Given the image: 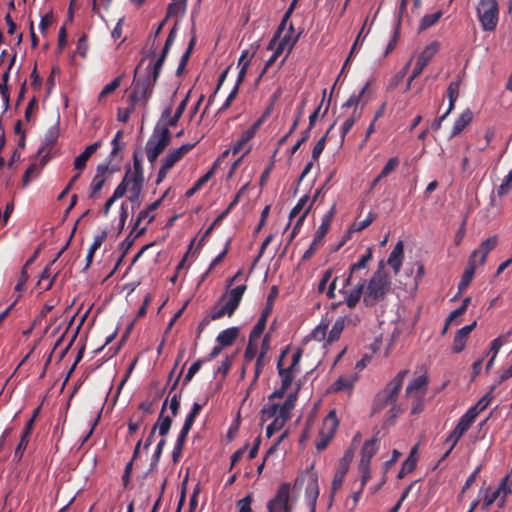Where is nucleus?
<instances>
[{"instance_id":"f257e3e1","label":"nucleus","mask_w":512,"mask_h":512,"mask_svg":"<svg viewBox=\"0 0 512 512\" xmlns=\"http://www.w3.org/2000/svg\"><path fill=\"white\" fill-rule=\"evenodd\" d=\"M408 373L409 370H402L398 372L397 375L385 386V388L379 391L374 397L372 403L373 415L389 407L385 420L386 425H393L396 418L403 412L401 406L397 404V399L404 379Z\"/></svg>"},{"instance_id":"f03ea898","label":"nucleus","mask_w":512,"mask_h":512,"mask_svg":"<svg viewBox=\"0 0 512 512\" xmlns=\"http://www.w3.org/2000/svg\"><path fill=\"white\" fill-rule=\"evenodd\" d=\"M391 290V278L384 269V262L380 261L377 270L369 279L363 296V303L373 307L386 297Z\"/></svg>"},{"instance_id":"7ed1b4c3","label":"nucleus","mask_w":512,"mask_h":512,"mask_svg":"<svg viewBox=\"0 0 512 512\" xmlns=\"http://www.w3.org/2000/svg\"><path fill=\"white\" fill-rule=\"evenodd\" d=\"M370 81H368L358 94H352L347 101L342 105V109L353 108L352 113L344 120L341 126V141H344L347 133L352 129L356 121H358L363 113L364 107L371 100L370 96Z\"/></svg>"},{"instance_id":"20e7f679","label":"nucleus","mask_w":512,"mask_h":512,"mask_svg":"<svg viewBox=\"0 0 512 512\" xmlns=\"http://www.w3.org/2000/svg\"><path fill=\"white\" fill-rule=\"evenodd\" d=\"M477 17L484 31H494L499 20V5L497 0H479Z\"/></svg>"},{"instance_id":"39448f33","label":"nucleus","mask_w":512,"mask_h":512,"mask_svg":"<svg viewBox=\"0 0 512 512\" xmlns=\"http://www.w3.org/2000/svg\"><path fill=\"white\" fill-rule=\"evenodd\" d=\"M155 84L156 82L151 80L150 75H145L137 79L135 78L132 91L128 97L129 103L135 107L139 103L146 106L148 99L152 95Z\"/></svg>"},{"instance_id":"423d86ee","label":"nucleus","mask_w":512,"mask_h":512,"mask_svg":"<svg viewBox=\"0 0 512 512\" xmlns=\"http://www.w3.org/2000/svg\"><path fill=\"white\" fill-rule=\"evenodd\" d=\"M336 213V204L334 203L330 210L323 216L320 226L314 234V238L309 248L302 255L301 261H308L315 254L319 246L322 245L323 239L329 231L331 220Z\"/></svg>"},{"instance_id":"0eeeda50","label":"nucleus","mask_w":512,"mask_h":512,"mask_svg":"<svg viewBox=\"0 0 512 512\" xmlns=\"http://www.w3.org/2000/svg\"><path fill=\"white\" fill-rule=\"evenodd\" d=\"M290 491L291 485L289 483L280 484L275 496L267 503L268 512H291Z\"/></svg>"},{"instance_id":"6e6552de","label":"nucleus","mask_w":512,"mask_h":512,"mask_svg":"<svg viewBox=\"0 0 512 512\" xmlns=\"http://www.w3.org/2000/svg\"><path fill=\"white\" fill-rule=\"evenodd\" d=\"M171 138L170 130L167 127H160V124H157L146 142L145 150H151L160 155L171 143Z\"/></svg>"},{"instance_id":"1a4fd4ad","label":"nucleus","mask_w":512,"mask_h":512,"mask_svg":"<svg viewBox=\"0 0 512 512\" xmlns=\"http://www.w3.org/2000/svg\"><path fill=\"white\" fill-rule=\"evenodd\" d=\"M338 425L339 421L335 411H330L323 420L322 429L319 433V439L316 441V448L318 451H322L328 446L337 431Z\"/></svg>"},{"instance_id":"9d476101","label":"nucleus","mask_w":512,"mask_h":512,"mask_svg":"<svg viewBox=\"0 0 512 512\" xmlns=\"http://www.w3.org/2000/svg\"><path fill=\"white\" fill-rule=\"evenodd\" d=\"M355 450L351 447L348 448L345 452L342 458L339 461L338 468L334 474V477L332 479L331 483V495L330 498L333 500L334 494L337 490H339L343 484L344 478L349 470V466L351 461L353 460Z\"/></svg>"},{"instance_id":"9b49d317","label":"nucleus","mask_w":512,"mask_h":512,"mask_svg":"<svg viewBox=\"0 0 512 512\" xmlns=\"http://www.w3.org/2000/svg\"><path fill=\"white\" fill-rule=\"evenodd\" d=\"M176 33H177V28L176 26H174L167 38H166V41L164 43V47L159 55V57L157 58V60L153 63V65H149L147 67V74L146 75H150L151 77V80H153L154 82H157L159 76H160V73H161V70H162V67H163V64L167 58V55L170 51V48L176 38Z\"/></svg>"},{"instance_id":"f8f14e48","label":"nucleus","mask_w":512,"mask_h":512,"mask_svg":"<svg viewBox=\"0 0 512 512\" xmlns=\"http://www.w3.org/2000/svg\"><path fill=\"white\" fill-rule=\"evenodd\" d=\"M439 49V43L438 42H432L430 45H428L418 56L417 61L415 63V66L412 70V73L409 77V82H412L415 78H417L424 68L427 66V64L431 61V59L435 56V54L438 52Z\"/></svg>"},{"instance_id":"ddd939ff","label":"nucleus","mask_w":512,"mask_h":512,"mask_svg":"<svg viewBox=\"0 0 512 512\" xmlns=\"http://www.w3.org/2000/svg\"><path fill=\"white\" fill-rule=\"evenodd\" d=\"M319 497L318 476L316 473H310L309 480L305 488V499L309 507V512H316V504Z\"/></svg>"},{"instance_id":"4468645a","label":"nucleus","mask_w":512,"mask_h":512,"mask_svg":"<svg viewBox=\"0 0 512 512\" xmlns=\"http://www.w3.org/2000/svg\"><path fill=\"white\" fill-rule=\"evenodd\" d=\"M300 390V385L298 384L296 389L292 392H290L284 403L282 405H279V419L282 420V423H286L291 418V412L295 407V403L298 398V393Z\"/></svg>"},{"instance_id":"2eb2a0df","label":"nucleus","mask_w":512,"mask_h":512,"mask_svg":"<svg viewBox=\"0 0 512 512\" xmlns=\"http://www.w3.org/2000/svg\"><path fill=\"white\" fill-rule=\"evenodd\" d=\"M196 143L192 144H183L176 149H172L169 153L162 159V163L165 167L172 168L178 161H180L184 155L189 153L194 147Z\"/></svg>"},{"instance_id":"dca6fc26","label":"nucleus","mask_w":512,"mask_h":512,"mask_svg":"<svg viewBox=\"0 0 512 512\" xmlns=\"http://www.w3.org/2000/svg\"><path fill=\"white\" fill-rule=\"evenodd\" d=\"M476 269V252H472L469 257L468 267L465 269L459 283L457 296L462 294L470 285Z\"/></svg>"},{"instance_id":"f3484780","label":"nucleus","mask_w":512,"mask_h":512,"mask_svg":"<svg viewBox=\"0 0 512 512\" xmlns=\"http://www.w3.org/2000/svg\"><path fill=\"white\" fill-rule=\"evenodd\" d=\"M108 171V164H100L96 168V173L91 182V192L89 198H97L101 189L103 188L106 178L105 174Z\"/></svg>"},{"instance_id":"a211bd4d","label":"nucleus","mask_w":512,"mask_h":512,"mask_svg":"<svg viewBox=\"0 0 512 512\" xmlns=\"http://www.w3.org/2000/svg\"><path fill=\"white\" fill-rule=\"evenodd\" d=\"M365 283V279L360 277L359 282L353 289L342 292L344 295L345 303L349 308H354L360 301L362 295L364 296Z\"/></svg>"},{"instance_id":"6ab92c4d","label":"nucleus","mask_w":512,"mask_h":512,"mask_svg":"<svg viewBox=\"0 0 512 512\" xmlns=\"http://www.w3.org/2000/svg\"><path fill=\"white\" fill-rule=\"evenodd\" d=\"M287 353L288 348L280 353L277 360V370L279 376L281 377V386H283V388L289 389L297 373L289 371L283 367V360L287 356Z\"/></svg>"},{"instance_id":"aec40b11","label":"nucleus","mask_w":512,"mask_h":512,"mask_svg":"<svg viewBox=\"0 0 512 512\" xmlns=\"http://www.w3.org/2000/svg\"><path fill=\"white\" fill-rule=\"evenodd\" d=\"M404 259V244L402 241H398L391 251L387 264L391 266L394 271V274L397 275L400 272L402 263Z\"/></svg>"},{"instance_id":"412c9836","label":"nucleus","mask_w":512,"mask_h":512,"mask_svg":"<svg viewBox=\"0 0 512 512\" xmlns=\"http://www.w3.org/2000/svg\"><path fill=\"white\" fill-rule=\"evenodd\" d=\"M476 327V321L473 323L466 325L462 327L460 330L457 331V333L454 336L453 340V347L452 350L455 353H459L463 351L465 348L466 341L468 339L469 334L473 331V329Z\"/></svg>"},{"instance_id":"4be33fe9","label":"nucleus","mask_w":512,"mask_h":512,"mask_svg":"<svg viewBox=\"0 0 512 512\" xmlns=\"http://www.w3.org/2000/svg\"><path fill=\"white\" fill-rule=\"evenodd\" d=\"M427 381L428 378L426 375H420L417 378H415L406 387V396H424L427 391Z\"/></svg>"},{"instance_id":"5701e85b","label":"nucleus","mask_w":512,"mask_h":512,"mask_svg":"<svg viewBox=\"0 0 512 512\" xmlns=\"http://www.w3.org/2000/svg\"><path fill=\"white\" fill-rule=\"evenodd\" d=\"M379 446V440L373 437L364 442L361 450V459L359 464L370 465L371 459L376 454Z\"/></svg>"},{"instance_id":"b1692460","label":"nucleus","mask_w":512,"mask_h":512,"mask_svg":"<svg viewBox=\"0 0 512 512\" xmlns=\"http://www.w3.org/2000/svg\"><path fill=\"white\" fill-rule=\"evenodd\" d=\"M498 237L493 235L486 240H484L478 249L474 250L476 252V257L480 255L479 264L483 265L486 262L488 254L497 246Z\"/></svg>"},{"instance_id":"393cba45","label":"nucleus","mask_w":512,"mask_h":512,"mask_svg":"<svg viewBox=\"0 0 512 512\" xmlns=\"http://www.w3.org/2000/svg\"><path fill=\"white\" fill-rule=\"evenodd\" d=\"M473 114L470 109H466L461 115L455 120L450 138L459 135L466 126L472 121Z\"/></svg>"},{"instance_id":"a878e982","label":"nucleus","mask_w":512,"mask_h":512,"mask_svg":"<svg viewBox=\"0 0 512 512\" xmlns=\"http://www.w3.org/2000/svg\"><path fill=\"white\" fill-rule=\"evenodd\" d=\"M238 335H239V328L238 327H230V328H227V329L221 331L218 334L216 340L221 346L228 347L234 343V341L237 339Z\"/></svg>"},{"instance_id":"bb28decb","label":"nucleus","mask_w":512,"mask_h":512,"mask_svg":"<svg viewBox=\"0 0 512 512\" xmlns=\"http://www.w3.org/2000/svg\"><path fill=\"white\" fill-rule=\"evenodd\" d=\"M297 1L298 0H292V2L290 3L287 11L284 13L279 27L277 28V30L274 33L272 39L270 40V46H271L270 48H273V46L276 43L277 39L280 37V34L284 31L285 27L287 26L288 21H289L291 15L293 13L295 7H296Z\"/></svg>"},{"instance_id":"cd10ccee","label":"nucleus","mask_w":512,"mask_h":512,"mask_svg":"<svg viewBox=\"0 0 512 512\" xmlns=\"http://www.w3.org/2000/svg\"><path fill=\"white\" fill-rule=\"evenodd\" d=\"M167 406V400L164 401L162 405L161 412L158 417V423L157 429L159 430V435L163 438L169 433L171 426H172V418L170 416H164V411Z\"/></svg>"},{"instance_id":"c85d7f7f","label":"nucleus","mask_w":512,"mask_h":512,"mask_svg":"<svg viewBox=\"0 0 512 512\" xmlns=\"http://www.w3.org/2000/svg\"><path fill=\"white\" fill-rule=\"evenodd\" d=\"M284 30H286V28ZM299 36H300V33H298L296 35H292L290 33H286L285 31H283L280 34V37L276 41V47L277 48L281 47L282 51H284L286 48H288V53H289L292 50V48L294 47V45L296 44V42L298 41Z\"/></svg>"},{"instance_id":"c756f323","label":"nucleus","mask_w":512,"mask_h":512,"mask_svg":"<svg viewBox=\"0 0 512 512\" xmlns=\"http://www.w3.org/2000/svg\"><path fill=\"white\" fill-rule=\"evenodd\" d=\"M483 494L482 510H487L500 496L494 490L491 491L490 486H482L479 490V496Z\"/></svg>"},{"instance_id":"7c9ffc66","label":"nucleus","mask_w":512,"mask_h":512,"mask_svg":"<svg viewBox=\"0 0 512 512\" xmlns=\"http://www.w3.org/2000/svg\"><path fill=\"white\" fill-rule=\"evenodd\" d=\"M129 178L131 179V182H144L142 158L138 156L136 151L133 154V172L131 171Z\"/></svg>"},{"instance_id":"2f4dec72","label":"nucleus","mask_w":512,"mask_h":512,"mask_svg":"<svg viewBox=\"0 0 512 512\" xmlns=\"http://www.w3.org/2000/svg\"><path fill=\"white\" fill-rule=\"evenodd\" d=\"M494 389L495 385L492 386L491 390L487 392L482 398H480L475 405L468 409L471 414H474L477 417L480 412L484 411L489 406L493 399L492 391Z\"/></svg>"},{"instance_id":"473e14b6","label":"nucleus","mask_w":512,"mask_h":512,"mask_svg":"<svg viewBox=\"0 0 512 512\" xmlns=\"http://www.w3.org/2000/svg\"><path fill=\"white\" fill-rule=\"evenodd\" d=\"M146 231H147V226L140 227L136 231L132 230L130 232V234L121 243V249L123 250L122 253L127 254L129 249L133 246L135 239L144 235L146 233Z\"/></svg>"},{"instance_id":"72a5a7b5","label":"nucleus","mask_w":512,"mask_h":512,"mask_svg":"<svg viewBox=\"0 0 512 512\" xmlns=\"http://www.w3.org/2000/svg\"><path fill=\"white\" fill-rule=\"evenodd\" d=\"M344 328H345V319H344V318H340V317H339V318L334 322V324H333V326H332L331 330H330V331H329V333H328V336H327V343H328V344H331V343H333L334 341H337V340L340 338L341 333L343 332Z\"/></svg>"},{"instance_id":"f704fd0d","label":"nucleus","mask_w":512,"mask_h":512,"mask_svg":"<svg viewBox=\"0 0 512 512\" xmlns=\"http://www.w3.org/2000/svg\"><path fill=\"white\" fill-rule=\"evenodd\" d=\"M354 383H355L354 377L341 376L332 384L331 389L334 392H340V391H345V390L350 391L353 388Z\"/></svg>"},{"instance_id":"c9c22d12","label":"nucleus","mask_w":512,"mask_h":512,"mask_svg":"<svg viewBox=\"0 0 512 512\" xmlns=\"http://www.w3.org/2000/svg\"><path fill=\"white\" fill-rule=\"evenodd\" d=\"M130 173H131V169L128 168L126 170L123 180L118 184V186L115 188V190L112 194V197L114 199L117 200V199L123 197L126 194L128 188L130 189V186H131V179L129 178Z\"/></svg>"},{"instance_id":"e433bc0d","label":"nucleus","mask_w":512,"mask_h":512,"mask_svg":"<svg viewBox=\"0 0 512 512\" xmlns=\"http://www.w3.org/2000/svg\"><path fill=\"white\" fill-rule=\"evenodd\" d=\"M195 43H196V37H195V35H193L192 38L189 41V44H188V47H187L186 51L181 56L179 65H178L177 70H176V74L178 76L183 73V71H184V69H185V67H186V65H187V63L189 61V58H190V55H191V53L193 51Z\"/></svg>"},{"instance_id":"4c0bfd02","label":"nucleus","mask_w":512,"mask_h":512,"mask_svg":"<svg viewBox=\"0 0 512 512\" xmlns=\"http://www.w3.org/2000/svg\"><path fill=\"white\" fill-rule=\"evenodd\" d=\"M372 260V249L368 248L366 253L363 254L359 260L353 263L349 269H351V273H359L361 270L367 268L368 263Z\"/></svg>"},{"instance_id":"58836bf2","label":"nucleus","mask_w":512,"mask_h":512,"mask_svg":"<svg viewBox=\"0 0 512 512\" xmlns=\"http://www.w3.org/2000/svg\"><path fill=\"white\" fill-rule=\"evenodd\" d=\"M441 17H442V11H437L432 14L424 15L420 21L418 30L420 32L427 30L428 28L435 25Z\"/></svg>"},{"instance_id":"ea45409f","label":"nucleus","mask_w":512,"mask_h":512,"mask_svg":"<svg viewBox=\"0 0 512 512\" xmlns=\"http://www.w3.org/2000/svg\"><path fill=\"white\" fill-rule=\"evenodd\" d=\"M509 475H506L499 483L498 487L495 489V491L498 493L499 496H502L500 499V502L498 503L499 507H503L506 502V497L512 493L511 488L508 485L509 481Z\"/></svg>"},{"instance_id":"a19ab883","label":"nucleus","mask_w":512,"mask_h":512,"mask_svg":"<svg viewBox=\"0 0 512 512\" xmlns=\"http://www.w3.org/2000/svg\"><path fill=\"white\" fill-rule=\"evenodd\" d=\"M186 6L187 2H184V0H172V2L167 7L166 18L184 14L186 11Z\"/></svg>"},{"instance_id":"79ce46f5","label":"nucleus","mask_w":512,"mask_h":512,"mask_svg":"<svg viewBox=\"0 0 512 512\" xmlns=\"http://www.w3.org/2000/svg\"><path fill=\"white\" fill-rule=\"evenodd\" d=\"M476 416L474 414H471L469 410H467L459 419L457 425L455 428H457L459 431H462V433H466L469 428L471 427L472 423L475 421Z\"/></svg>"},{"instance_id":"37998d69","label":"nucleus","mask_w":512,"mask_h":512,"mask_svg":"<svg viewBox=\"0 0 512 512\" xmlns=\"http://www.w3.org/2000/svg\"><path fill=\"white\" fill-rule=\"evenodd\" d=\"M335 126V122L329 127V129L327 130V132L325 133L324 136H322L318 141L317 143L315 144V146L313 147V150H312V160L316 161L318 160V158L320 157V155L322 154L324 148H325V145H326V139L330 133V131L333 129V127Z\"/></svg>"},{"instance_id":"c03bdc74","label":"nucleus","mask_w":512,"mask_h":512,"mask_svg":"<svg viewBox=\"0 0 512 512\" xmlns=\"http://www.w3.org/2000/svg\"><path fill=\"white\" fill-rule=\"evenodd\" d=\"M214 170L210 169L202 177H200L193 186L187 190L186 196L191 197L194 193L201 189V187L212 177Z\"/></svg>"},{"instance_id":"a18cd8bd","label":"nucleus","mask_w":512,"mask_h":512,"mask_svg":"<svg viewBox=\"0 0 512 512\" xmlns=\"http://www.w3.org/2000/svg\"><path fill=\"white\" fill-rule=\"evenodd\" d=\"M278 408H279V404H276V403L264 405L261 410L262 420L266 421L273 417H275V418L279 417V409Z\"/></svg>"},{"instance_id":"49530a36","label":"nucleus","mask_w":512,"mask_h":512,"mask_svg":"<svg viewBox=\"0 0 512 512\" xmlns=\"http://www.w3.org/2000/svg\"><path fill=\"white\" fill-rule=\"evenodd\" d=\"M329 324L327 322L322 321L315 329H313L311 333L312 339L316 341H327V330H328Z\"/></svg>"},{"instance_id":"de8ad7c7","label":"nucleus","mask_w":512,"mask_h":512,"mask_svg":"<svg viewBox=\"0 0 512 512\" xmlns=\"http://www.w3.org/2000/svg\"><path fill=\"white\" fill-rule=\"evenodd\" d=\"M268 317H264V315L261 314L260 318L258 319L257 323L253 327V329L250 332L249 339L250 341L258 338L264 331L266 327Z\"/></svg>"},{"instance_id":"09e8293b","label":"nucleus","mask_w":512,"mask_h":512,"mask_svg":"<svg viewBox=\"0 0 512 512\" xmlns=\"http://www.w3.org/2000/svg\"><path fill=\"white\" fill-rule=\"evenodd\" d=\"M277 295H278V289L276 286H273L271 288V291H270L268 297H267L265 308L263 309V311L261 313L262 315H264V317H269L270 314L272 313L274 301H275V298L277 297Z\"/></svg>"},{"instance_id":"8fccbe9b","label":"nucleus","mask_w":512,"mask_h":512,"mask_svg":"<svg viewBox=\"0 0 512 512\" xmlns=\"http://www.w3.org/2000/svg\"><path fill=\"white\" fill-rule=\"evenodd\" d=\"M270 43L268 44V49L269 50H273V54L271 55V57L266 61L265 63V66L262 70V72L260 73L259 77H258V81L261 79V77L266 73V71L268 70V68L270 66H272L275 61L277 60V58L280 56V54L283 52L282 51V48H277L276 47V43L274 44L273 48H270Z\"/></svg>"},{"instance_id":"3c124183","label":"nucleus","mask_w":512,"mask_h":512,"mask_svg":"<svg viewBox=\"0 0 512 512\" xmlns=\"http://www.w3.org/2000/svg\"><path fill=\"white\" fill-rule=\"evenodd\" d=\"M143 183H139L138 181L131 182L130 186V196L128 199L133 203L140 205V194L142 190Z\"/></svg>"},{"instance_id":"603ef678","label":"nucleus","mask_w":512,"mask_h":512,"mask_svg":"<svg viewBox=\"0 0 512 512\" xmlns=\"http://www.w3.org/2000/svg\"><path fill=\"white\" fill-rule=\"evenodd\" d=\"M166 444V440L164 438H162L157 446H156V449L154 451V454L152 456V459H151V462H150V467H149V471H153L157 468V465H158V462L160 460V457H161V454H162V451H163V448Z\"/></svg>"},{"instance_id":"864d4df0","label":"nucleus","mask_w":512,"mask_h":512,"mask_svg":"<svg viewBox=\"0 0 512 512\" xmlns=\"http://www.w3.org/2000/svg\"><path fill=\"white\" fill-rule=\"evenodd\" d=\"M512 189V170L505 176L502 183L497 189L499 197L507 195Z\"/></svg>"},{"instance_id":"5fc2aeb1","label":"nucleus","mask_w":512,"mask_h":512,"mask_svg":"<svg viewBox=\"0 0 512 512\" xmlns=\"http://www.w3.org/2000/svg\"><path fill=\"white\" fill-rule=\"evenodd\" d=\"M120 83L121 77H116L109 84L105 85L98 95V100L101 101L103 98L113 93L119 87Z\"/></svg>"},{"instance_id":"6e6d98bb","label":"nucleus","mask_w":512,"mask_h":512,"mask_svg":"<svg viewBox=\"0 0 512 512\" xmlns=\"http://www.w3.org/2000/svg\"><path fill=\"white\" fill-rule=\"evenodd\" d=\"M230 243H231V239H228L226 244H225V247L223 249V251L218 255L216 256L212 262L210 263L209 265V268L207 269V271L203 274L202 276V279H204L210 272L211 270L216 266L218 265L224 258L225 256L227 255L228 253V250H229V247H230Z\"/></svg>"},{"instance_id":"4d7b16f0","label":"nucleus","mask_w":512,"mask_h":512,"mask_svg":"<svg viewBox=\"0 0 512 512\" xmlns=\"http://www.w3.org/2000/svg\"><path fill=\"white\" fill-rule=\"evenodd\" d=\"M376 217L377 215L374 212L370 211L364 220L355 222L352 225L353 231L360 232L366 229L368 226L371 225V223L376 219Z\"/></svg>"},{"instance_id":"13d9d810","label":"nucleus","mask_w":512,"mask_h":512,"mask_svg":"<svg viewBox=\"0 0 512 512\" xmlns=\"http://www.w3.org/2000/svg\"><path fill=\"white\" fill-rule=\"evenodd\" d=\"M206 404V402L204 404H200L198 402H195L192 406V409L191 411L189 412V414L186 416V419L184 421V424H186L187 426H193L194 424V421L196 419V417L198 416V414L200 413V411L202 410L203 406Z\"/></svg>"},{"instance_id":"bf43d9fd","label":"nucleus","mask_w":512,"mask_h":512,"mask_svg":"<svg viewBox=\"0 0 512 512\" xmlns=\"http://www.w3.org/2000/svg\"><path fill=\"white\" fill-rule=\"evenodd\" d=\"M512 334V330L508 331L504 336H499L495 338L490 345V351L492 353V356L496 357L499 350L504 344L503 338L506 340L510 335Z\"/></svg>"},{"instance_id":"052dcab7","label":"nucleus","mask_w":512,"mask_h":512,"mask_svg":"<svg viewBox=\"0 0 512 512\" xmlns=\"http://www.w3.org/2000/svg\"><path fill=\"white\" fill-rule=\"evenodd\" d=\"M399 165L398 157H391L382 168L380 174V178L387 177L391 172H393Z\"/></svg>"},{"instance_id":"680f3d73","label":"nucleus","mask_w":512,"mask_h":512,"mask_svg":"<svg viewBox=\"0 0 512 512\" xmlns=\"http://www.w3.org/2000/svg\"><path fill=\"white\" fill-rule=\"evenodd\" d=\"M205 360L203 359H198L197 361H195L194 363H192V365L189 367L184 379H183V383L186 385L188 384L192 378L194 377V375L200 370L203 362Z\"/></svg>"},{"instance_id":"e2e57ef3","label":"nucleus","mask_w":512,"mask_h":512,"mask_svg":"<svg viewBox=\"0 0 512 512\" xmlns=\"http://www.w3.org/2000/svg\"><path fill=\"white\" fill-rule=\"evenodd\" d=\"M145 219H148V224L153 222L154 219H155V215L151 214V212H149L147 210V208L141 210L133 224V231H136L139 229V225L140 223L145 220Z\"/></svg>"},{"instance_id":"0e129e2a","label":"nucleus","mask_w":512,"mask_h":512,"mask_svg":"<svg viewBox=\"0 0 512 512\" xmlns=\"http://www.w3.org/2000/svg\"><path fill=\"white\" fill-rule=\"evenodd\" d=\"M416 467V459H406L403 464H402V467L400 469V471L398 472V475L397 477L399 479H402L404 478L407 474L411 473Z\"/></svg>"},{"instance_id":"69168bd1","label":"nucleus","mask_w":512,"mask_h":512,"mask_svg":"<svg viewBox=\"0 0 512 512\" xmlns=\"http://www.w3.org/2000/svg\"><path fill=\"white\" fill-rule=\"evenodd\" d=\"M122 135H123V132L121 130L117 131L114 138L112 139V141H111L112 150L110 152V158L115 157L117 155V153L121 149H123L124 144L120 142Z\"/></svg>"},{"instance_id":"338daca9","label":"nucleus","mask_w":512,"mask_h":512,"mask_svg":"<svg viewBox=\"0 0 512 512\" xmlns=\"http://www.w3.org/2000/svg\"><path fill=\"white\" fill-rule=\"evenodd\" d=\"M88 49V39L87 36L83 34L77 41L76 53L79 54L82 58H86Z\"/></svg>"},{"instance_id":"774afa93","label":"nucleus","mask_w":512,"mask_h":512,"mask_svg":"<svg viewBox=\"0 0 512 512\" xmlns=\"http://www.w3.org/2000/svg\"><path fill=\"white\" fill-rule=\"evenodd\" d=\"M253 501L252 494H247L244 498L237 501L238 512H252L251 504Z\"/></svg>"}]
</instances>
